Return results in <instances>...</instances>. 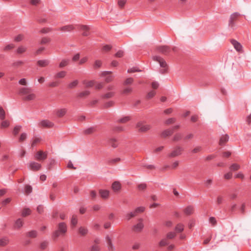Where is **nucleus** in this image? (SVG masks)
Listing matches in <instances>:
<instances>
[{
  "label": "nucleus",
  "instance_id": "nucleus-55",
  "mask_svg": "<svg viewBox=\"0 0 251 251\" xmlns=\"http://www.w3.org/2000/svg\"><path fill=\"white\" fill-rule=\"evenodd\" d=\"M22 128V126H16L13 130V134L16 136L17 135L19 131H20L21 129Z\"/></svg>",
  "mask_w": 251,
  "mask_h": 251
},
{
  "label": "nucleus",
  "instance_id": "nucleus-16",
  "mask_svg": "<svg viewBox=\"0 0 251 251\" xmlns=\"http://www.w3.org/2000/svg\"><path fill=\"white\" fill-rule=\"evenodd\" d=\"M194 211V207L192 205H189L183 210L184 214L186 215H190L192 214Z\"/></svg>",
  "mask_w": 251,
  "mask_h": 251
},
{
  "label": "nucleus",
  "instance_id": "nucleus-15",
  "mask_svg": "<svg viewBox=\"0 0 251 251\" xmlns=\"http://www.w3.org/2000/svg\"><path fill=\"white\" fill-rule=\"evenodd\" d=\"M108 144L113 148H116L119 145L117 139L114 138H110L108 141Z\"/></svg>",
  "mask_w": 251,
  "mask_h": 251
},
{
  "label": "nucleus",
  "instance_id": "nucleus-19",
  "mask_svg": "<svg viewBox=\"0 0 251 251\" xmlns=\"http://www.w3.org/2000/svg\"><path fill=\"white\" fill-rule=\"evenodd\" d=\"M67 109L66 108L59 109L56 110V114L58 117H63L67 113Z\"/></svg>",
  "mask_w": 251,
  "mask_h": 251
},
{
  "label": "nucleus",
  "instance_id": "nucleus-26",
  "mask_svg": "<svg viewBox=\"0 0 251 251\" xmlns=\"http://www.w3.org/2000/svg\"><path fill=\"white\" fill-rule=\"evenodd\" d=\"M9 243V240L7 237H3L0 239V246L5 247Z\"/></svg>",
  "mask_w": 251,
  "mask_h": 251
},
{
  "label": "nucleus",
  "instance_id": "nucleus-4",
  "mask_svg": "<svg viewBox=\"0 0 251 251\" xmlns=\"http://www.w3.org/2000/svg\"><path fill=\"white\" fill-rule=\"evenodd\" d=\"M152 58L154 61H157L159 63L161 67L165 68L163 70V71L162 72V73H164L168 68V66L165 60L159 56H153Z\"/></svg>",
  "mask_w": 251,
  "mask_h": 251
},
{
  "label": "nucleus",
  "instance_id": "nucleus-43",
  "mask_svg": "<svg viewBox=\"0 0 251 251\" xmlns=\"http://www.w3.org/2000/svg\"><path fill=\"white\" fill-rule=\"evenodd\" d=\"M134 81V79L132 77H128L126 78L125 81L123 82V85L126 86L131 84Z\"/></svg>",
  "mask_w": 251,
  "mask_h": 251
},
{
  "label": "nucleus",
  "instance_id": "nucleus-21",
  "mask_svg": "<svg viewBox=\"0 0 251 251\" xmlns=\"http://www.w3.org/2000/svg\"><path fill=\"white\" fill-rule=\"evenodd\" d=\"M99 194L103 199H107L109 197V192L108 190L100 189L99 190Z\"/></svg>",
  "mask_w": 251,
  "mask_h": 251
},
{
  "label": "nucleus",
  "instance_id": "nucleus-60",
  "mask_svg": "<svg viewBox=\"0 0 251 251\" xmlns=\"http://www.w3.org/2000/svg\"><path fill=\"white\" fill-rule=\"evenodd\" d=\"M169 244L168 242V240H167V238H165V239H163L162 240H161L159 243V245L160 247H163V246H165L166 245H167L168 244Z\"/></svg>",
  "mask_w": 251,
  "mask_h": 251
},
{
  "label": "nucleus",
  "instance_id": "nucleus-36",
  "mask_svg": "<svg viewBox=\"0 0 251 251\" xmlns=\"http://www.w3.org/2000/svg\"><path fill=\"white\" fill-rule=\"evenodd\" d=\"M115 102L113 101L110 100L107 102H105L103 104V108H108L114 106Z\"/></svg>",
  "mask_w": 251,
  "mask_h": 251
},
{
  "label": "nucleus",
  "instance_id": "nucleus-33",
  "mask_svg": "<svg viewBox=\"0 0 251 251\" xmlns=\"http://www.w3.org/2000/svg\"><path fill=\"white\" fill-rule=\"evenodd\" d=\"M184 225L181 223L178 224L175 227V230L176 232H181L184 230Z\"/></svg>",
  "mask_w": 251,
  "mask_h": 251
},
{
  "label": "nucleus",
  "instance_id": "nucleus-64",
  "mask_svg": "<svg viewBox=\"0 0 251 251\" xmlns=\"http://www.w3.org/2000/svg\"><path fill=\"white\" fill-rule=\"evenodd\" d=\"M24 38V36L23 34H19L14 38V41L16 42L21 41Z\"/></svg>",
  "mask_w": 251,
  "mask_h": 251
},
{
  "label": "nucleus",
  "instance_id": "nucleus-58",
  "mask_svg": "<svg viewBox=\"0 0 251 251\" xmlns=\"http://www.w3.org/2000/svg\"><path fill=\"white\" fill-rule=\"evenodd\" d=\"M176 236V234L174 232H169L167 234V239H172L175 238Z\"/></svg>",
  "mask_w": 251,
  "mask_h": 251
},
{
  "label": "nucleus",
  "instance_id": "nucleus-45",
  "mask_svg": "<svg viewBox=\"0 0 251 251\" xmlns=\"http://www.w3.org/2000/svg\"><path fill=\"white\" fill-rule=\"evenodd\" d=\"M41 141V139L39 137H35L32 141L31 143V147H34L38 143H39Z\"/></svg>",
  "mask_w": 251,
  "mask_h": 251
},
{
  "label": "nucleus",
  "instance_id": "nucleus-49",
  "mask_svg": "<svg viewBox=\"0 0 251 251\" xmlns=\"http://www.w3.org/2000/svg\"><path fill=\"white\" fill-rule=\"evenodd\" d=\"M25 193L27 195H28L32 192V188L29 185H26L25 187Z\"/></svg>",
  "mask_w": 251,
  "mask_h": 251
},
{
  "label": "nucleus",
  "instance_id": "nucleus-39",
  "mask_svg": "<svg viewBox=\"0 0 251 251\" xmlns=\"http://www.w3.org/2000/svg\"><path fill=\"white\" fill-rule=\"evenodd\" d=\"M182 138V134L180 133H176L173 139V141L176 142L181 140Z\"/></svg>",
  "mask_w": 251,
  "mask_h": 251
},
{
  "label": "nucleus",
  "instance_id": "nucleus-53",
  "mask_svg": "<svg viewBox=\"0 0 251 251\" xmlns=\"http://www.w3.org/2000/svg\"><path fill=\"white\" fill-rule=\"evenodd\" d=\"M176 121V119L175 118H169L165 122V124L166 125H169L174 124Z\"/></svg>",
  "mask_w": 251,
  "mask_h": 251
},
{
  "label": "nucleus",
  "instance_id": "nucleus-57",
  "mask_svg": "<svg viewBox=\"0 0 251 251\" xmlns=\"http://www.w3.org/2000/svg\"><path fill=\"white\" fill-rule=\"evenodd\" d=\"M50 41V38L45 37L42 39L40 42V44L44 45L49 43Z\"/></svg>",
  "mask_w": 251,
  "mask_h": 251
},
{
  "label": "nucleus",
  "instance_id": "nucleus-52",
  "mask_svg": "<svg viewBox=\"0 0 251 251\" xmlns=\"http://www.w3.org/2000/svg\"><path fill=\"white\" fill-rule=\"evenodd\" d=\"M106 239L107 240V243L108 245V249L109 250H113V246L112 245V241H111L110 238L108 236H106Z\"/></svg>",
  "mask_w": 251,
  "mask_h": 251
},
{
  "label": "nucleus",
  "instance_id": "nucleus-62",
  "mask_svg": "<svg viewBox=\"0 0 251 251\" xmlns=\"http://www.w3.org/2000/svg\"><path fill=\"white\" fill-rule=\"evenodd\" d=\"M139 190H144L147 188V184L146 183H141L137 186Z\"/></svg>",
  "mask_w": 251,
  "mask_h": 251
},
{
  "label": "nucleus",
  "instance_id": "nucleus-28",
  "mask_svg": "<svg viewBox=\"0 0 251 251\" xmlns=\"http://www.w3.org/2000/svg\"><path fill=\"white\" fill-rule=\"evenodd\" d=\"M67 74V72L64 71H60L54 75V78H64Z\"/></svg>",
  "mask_w": 251,
  "mask_h": 251
},
{
  "label": "nucleus",
  "instance_id": "nucleus-41",
  "mask_svg": "<svg viewBox=\"0 0 251 251\" xmlns=\"http://www.w3.org/2000/svg\"><path fill=\"white\" fill-rule=\"evenodd\" d=\"M90 94V92L89 91L86 90V91H84L83 92L79 93L78 94L77 97H79V98H83V97L88 96Z\"/></svg>",
  "mask_w": 251,
  "mask_h": 251
},
{
  "label": "nucleus",
  "instance_id": "nucleus-13",
  "mask_svg": "<svg viewBox=\"0 0 251 251\" xmlns=\"http://www.w3.org/2000/svg\"><path fill=\"white\" fill-rule=\"evenodd\" d=\"M41 167L42 166L40 163L34 161L30 162L29 165L30 169L33 171H39L41 169Z\"/></svg>",
  "mask_w": 251,
  "mask_h": 251
},
{
  "label": "nucleus",
  "instance_id": "nucleus-46",
  "mask_svg": "<svg viewBox=\"0 0 251 251\" xmlns=\"http://www.w3.org/2000/svg\"><path fill=\"white\" fill-rule=\"evenodd\" d=\"M10 125L9 121L8 120L3 121L0 125V128H6L8 127Z\"/></svg>",
  "mask_w": 251,
  "mask_h": 251
},
{
  "label": "nucleus",
  "instance_id": "nucleus-35",
  "mask_svg": "<svg viewBox=\"0 0 251 251\" xmlns=\"http://www.w3.org/2000/svg\"><path fill=\"white\" fill-rule=\"evenodd\" d=\"M102 65V61L100 60H96L93 65L94 69H98L100 68Z\"/></svg>",
  "mask_w": 251,
  "mask_h": 251
},
{
  "label": "nucleus",
  "instance_id": "nucleus-29",
  "mask_svg": "<svg viewBox=\"0 0 251 251\" xmlns=\"http://www.w3.org/2000/svg\"><path fill=\"white\" fill-rule=\"evenodd\" d=\"M31 89L29 88L23 87L21 88L19 90V93L22 95H25L29 93Z\"/></svg>",
  "mask_w": 251,
  "mask_h": 251
},
{
  "label": "nucleus",
  "instance_id": "nucleus-54",
  "mask_svg": "<svg viewBox=\"0 0 251 251\" xmlns=\"http://www.w3.org/2000/svg\"><path fill=\"white\" fill-rule=\"evenodd\" d=\"M26 50V48L23 46H20L17 50V52L21 54L25 52Z\"/></svg>",
  "mask_w": 251,
  "mask_h": 251
},
{
  "label": "nucleus",
  "instance_id": "nucleus-34",
  "mask_svg": "<svg viewBox=\"0 0 251 251\" xmlns=\"http://www.w3.org/2000/svg\"><path fill=\"white\" fill-rule=\"evenodd\" d=\"M78 232L81 235L85 236L88 233V229L85 227L81 226L78 229Z\"/></svg>",
  "mask_w": 251,
  "mask_h": 251
},
{
  "label": "nucleus",
  "instance_id": "nucleus-9",
  "mask_svg": "<svg viewBox=\"0 0 251 251\" xmlns=\"http://www.w3.org/2000/svg\"><path fill=\"white\" fill-rule=\"evenodd\" d=\"M230 43L233 46L236 50L239 52H243L242 45L235 39H231Z\"/></svg>",
  "mask_w": 251,
  "mask_h": 251
},
{
  "label": "nucleus",
  "instance_id": "nucleus-40",
  "mask_svg": "<svg viewBox=\"0 0 251 251\" xmlns=\"http://www.w3.org/2000/svg\"><path fill=\"white\" fill-rule=\"evenodd\" d=\"M36 98V96L34 94H30L29 95H28L27 96L25 97L24 98V100H27V101H29V100H34Z\"/></svg>",
  "mask_w": 251,
  "mask_h": 251
},
{
  "label": "nucleus",
  "instance_id": "nucleus-18",
  "mask_svg": "<svg viewBox=\"0 0 251 251\" xmlns=\"http://www.w3.org/2000/svg\"><path fill=\"white\" fill-rule=\"evenodd\" d=\"M97 131L96 126H91L83 130V133L86 135L91 134Z\"/></svg>",
  "mask_w": 251,
  "mask_h": 251
},
{
  "label": "nucleus",
  "instance_id": "nucleus-11",
  "mask_svg": "<svg viewBox=\"0 0 251 251\" xmlns=\"http://www.w3.org/2000/svg\"><path fill=\"white\" fill-rule=\"evenodd\" d=\"M240 14L238 12H235L230 15L229 20V26L233 27L234 25V22L237 20Z\"/></svg>",
  "mask_w": 251,
  "mask_h": 251
},
{
  "label": "nucleus",
  "instance_id": "nucleus-22",
  "mask_svg": "<svg viewBox=\"0 0 251 251\" xmlns=\"http://www.w3.org/2000/svg\"><path fill=\"white\" fill-rule=\"evenodd\" d=\"M229 137L228 135L226 134L225 135L222 136L220 140L219 144L221 146L224 145L228 141Z\"/></svg>",
  "mask_w": 251,
  "mask_h": 251
},
{
  "label": "nucleus",
  "instance_id": "nucleus-63",
  "mask_svg": "<svg viewBox=\"0 0 251 251\" xmlns=\"http://www.w3.org/2000/svg\"><path fill=\"white\" fill-rule=\"evenodd\" d=\"M15 47V46L13 44H9L7 46H6L3 49V50L5 51H8L9 50H10L12 49H13Z\"/></svg>",
  "mask_w": 251,
  "mask_h": 251
},
{
  "label": "nucleus",
  "instance_id": "nucleus-30",
  "mask_svg": "<svg viewBox=\"0 0 251 251\" xmlns=\"http://www.w3.org/2000/svg\"><path fill=\"white\" fill-rule=\"evenodd\" d=\"M82 83L85 85L86 87L89 88L94 86L95 81L94 80L87 81L84 80L82 81Z\"/></svg>",
  "mask_w": 251,
  "mask_h": 251
},
{
  "label": "nucleus",
  "instance_id": "nucleus-5",
  "mask_svg": "<svg viewBox=\"0 0 251 251\" xmlns=\"http://www.w3.org/2000/svg\"><path fill=\"white\" fill-rule=\"evenodd\" d=\"M48 152L43 151H39L34 155L35 160L42 162L47 158Z\"/></svg>",
  "mask_w": 251,
  "mask_h": 251
},
{
  "label": "nucleus",
  "instance_id": "nucleus-12",
  "mask_svg": "<svg viewBox=\"0 0 251 251\" xmlns=\"http://www.w3.org/2000/svg\"><path fill=\"white\" fill-rule=\"evenodd\" d=\"M39 126L43 127L51 128L53 127L54 124L48 120H44L40 122Z\"/></svg>",
  "mask_w": 251,
  "mask_h": 251
},
{
  "label": "nucleus",
  "instance_id": "nucleus-61",
  "mask_svg": "<svg viewBox=\"0 0 251 251\" xmlns=\"http://www.w3.org/2000/svg\"><path fill=\"white\" fill-rule=\"evenodd\" d=\"M155 94L156 92L153 90H151L148 93L147 95V98L148 99H151L155 96Z\"/></svg>",
  "mask_w": 251,
  "mask_h": 251
},
{
  "label": "nucleus",
  "instance_id": "nucleus-27",
  "mask_svg": "<svg viewBox=\"0 0 251 251\" xmlns=\"http://www.w3.org/2000/svg\"><path fill=\"white\" fill-rule=\"evenodd\" d=\"M70 60L68 59H64L61 60V62L59 64V67L60 68H64L69 64Z\"/></svg>",
  "mask_w": 251,
  "mask_h": 251
},
{
  "label": "nucleus",
  "instance_id": "nucleus-37",
  "mask_svg": "<svg viewBox=\"0 0 251 251\" xmlns=\"http://www.w3.org/2000/svg\"><path fill=\"white\" fill-rule=\"evenodd\" d=\"M31 210L29 208H24L22 212V216L23 217H26L31 214Z\"/></svg>",
  "mask_w": 251,
  "mask_h": 251
},
{
  "label": "nucleus",
  "instance_id": "nucleus-48",
  "mask_svg": "<svg viewBox=\"0 0 251 251\" xmlns=\"http://www.w3.org/2000/svg\"><path fill=\"white\" fill-rule=\"evenodd\" d=\"M24 64V62L22 60L16 61L12 63V66L15 67H19Z\"/></svg>",
  "mask_w": 251,
  "mask_h": 251
},
{
  "label": "nucleus",
  "instance_id": "nucleus-3",
  "mask_svg": "<svg viewBox=\"0 0 251 251\" xmlns=\"http://www.w3.org/2000/svg\"><path fill=\"white\" fill-rule=\"evenodd\" d=\"M136 127L139 132H146L151 128V126L150 125L145 124L143 121H140L137 123Z\"/></svg>",
  "mask_w": 251,
  "mask_h": 251
},
{
  "label": "nucleus",
  "instance_id": "nucleus-6",
  "mask_svg": "<svg viewBox=\"0 0 251 251\" xmlns=\"http://www.w3.org/2000/svg\"><path fill=\"white\" fill-rule=\"evenodd\" d=\"M171 47L169 46H158L156 47V50L164 55H168L171 52Z\"/></svg>",
  "mask_w": 251,
  "mask_h": 251
},
{
  "label": "nucleus",
  "instance_id": "nucleus-1",
  "mask_svg": "<svg viewBox=\"0 0 251 251\" xmlns=\"http://www.w3.org/2000/svg\"><path fill=\"white\" fill-rule=\"evenodd\" d=\"M67 231V226L64 222L59 223L57 226L56 229L52 233V238L55 240L58 237H63Z\"/></svg>",
  "mask_w": 251,
  "mask_h": 251
},
{
  "label": "nucleus",
  "instance_id": "nucleus-7",
  "mask_svg": "<svg viewBox=\"0 0 251 251\" xmlns=\"http://www.w3.org/2000/svg\"><path fill=\"white\" fill-rule=\"evenodd\" d=\"M179 128V126H175L170 128L163 131L161 134V136L163 138H166L171 136L175 130H177Z\"/></svg>",
  "mask_w": 251,
  "mask_h": 251
},
{
  "label": "nucleus",
  "instance_id": "nucleus-24",
  "mask_svg": "<svg viewBox=\"0 0 251 251\" xmlns=\"http://www.w3.org/2000/svg\"><path fill=\"white\" fill-rule=\"evenodd\" d=\"M115 92H109L101 95V98L103 99H108L113 98L115 96Z\"/></svg>",
  "mask_w": 251,
  "mask_h": 251
},
{
  "label": "nucleus",
  "instance_id": "nucleus-51",
  "mask_svg": "<svg viewBox=\"0 0 251 251\" xmlns=\"http://www.w3.org/2000/svg\"><path fill=\"white\" fill-rule=\"evenodd\" d=\"M78 83V81L77 80H74V81L72 82L68 85V88L70 89L74 88L75 87Z\"/></svg>",
  "mask_w": 251,
  "mask_h": 251
},
{
  "label": "nucleus",
  "instance_id": "nucleus-17",
  "mask_svg": "<svg viewBox=\"0 0 251 251\" xmlns=\"http://www.w3.org/2000/svg\"><path fill=\"white\" fill-rule=\"evenodd\" d=\"M23 220L21 218H19L15 222L14 227L15 229H20L23 226Z\"/></svg>",
  "mask_w": 251,
  "mask_h": 251
},
{
  "label": "nucleus",
  "instance_id": "nucleus-38",
  "mask_svg": "<svg viewBox=\"0 0 251 251\" xmlns=\"http://www.w3.org/2000/svg\"><path fill=\"white\" fill-rule=\"evenodd\" d=\"M131 119L130 117L129 116H126L124 117L117 121L118 123H126L129 121H130Z\"/></svg>",
  "mask_w": 251,
  "mask_h": 251
},
{
  "label": "nucleus",
  "instance_id": "nucleus-31",
  "mask_svg": "<svg viewBox=\"0 0 251 251\" xmlns=\"http://www.w3.org/2000/svg\"><path fill=\"white\" fill-rule=\"evenodd\" d=\"M26 235L28 237L34 238L37 237V232L36 230H33L27 232Z\"/></svg>",
  "mask_w": 251,
  "mask_h": 251
},
{
  "label": "nucleus",
  "instance_id": "nucleus-32",
  "mask_svg": "<svg viewBox=\"0 0 251 251\" xmlns=\"http://www.w3.org/2000/svg\"><path fill=\"white\" fill-rule=\"evenodd\" d=\"M132 88L130 87H127L124 88L121 92V93L123 95H128L132 93Z\"/></svg>",
  "mask_w": 251,
  "mask_h": 251
},
{
  "label": "nucleus",
  "instance_id": "nucleus-47",
  "mask_svg": "<svg viewBox=\"0 0 251 251\" xmlns=\"http://www.w3.org/2000/svg\"><path fill=\"white\" fill-rule=\"evenodd\" d=\"M77 223V219L76 215H73L71 219V225L74 227L75 226Z\"/></svg>",
  "mask_w": 251,
  "mask_h": 251
},
{
  "label": "nucleus",
  "instance_id": "nucleus-44",
  "mask_svg": "<svg viewBox=\"0 0 251 251\" xmlns=\"http://www.w3.org/2000/svg\"><path fill=\"white\" fill-rule=\"evenodd\" d=\"M240 168V166L239 164L236 163L232 164L229 167V169L231 171H237Z\"/></svg>",
  "mask_w": 251,
  "mask_h": 251
},
{
  "label": "nucleus",
  "instance_id": "nucleus-25",
  "mask_svg": "<svg viewBox=\"0 0 251 251\" xmlns=\"http://www.w3.org/2000/svg\"><path fill=\"white\" fill-rule=\"evenodd\" d=\"M112 188L114 191H118L121 189V185L119 182L115 181L112 185Z\"/></svg>",
  "mask_w": 251,
  "mask_h": 251
},
{
  "label": "nucleus",
  "instance_id": "nucleus-14",
  "mask_svg": "<svg viewBox=\"0 0 251 251\" xmlns=\"http://www.w3.org/2000/svg\"><path fill=\"white\" fill-rule=\"evenodd\" d=\"M79 29L83 30L84 32L82 33L83 36H87L89 35L90 27L89 26L86 25H79Z\"/></svg>",
  "mask_w": 251,
  "mask_h": 251
},
{
  "label": "nucleus",
  "instance_id": "nucleus-59",
  "mask_svg": "<svg viewBox=\"0 0 251 251\" xmlns=\"http://www.w3.org/2000/svg\"><path fill=\"white\" fill-rule=\"evenodd\" d=\"M26 137H27V134L26 133H22L21 135H20V137L19 139V142H23V141H24L26 139Z\"/></svg>",
  "mask_w": 251,
  "mask_h": 251
},
{
  "label": "nucleus",
  "instance_id": "nucleus-56",
  "mask_svg": "<svg viewBox=\"0 0 251 251\" xmlns=\"http://www.w3.org/2000/svg\"><path fill=\"white\" fill-rule=\"evenodd\" d=\"M126 2V0H118V4L119 7L121 9L123 8Z\"/></svg>",
  "mask_w": 251,
  "mask_h": 251
},
{
  "label": "nucleus",
  "instance_id": "nucleus-8",
  "mask_svg": "<svg viewBox=\"0 0 251 251\" xmlns=\"http://www.w3.org/2000/svg\"><path fill=\"white\" fill-rule=\"evenodd\" d=\"M111 74L112 72L111 71H103L101 72L100 76L101 77H105V82L106 83H109L112 82L114 79V76L111 75Z\"/></svg>",
  "mask_w": 251,
  "mask_h": 251
},
{
  "label": "nucleus",
  "instance_id": "nucleus-42",
  "mask_svg": "<svg viewBox=\"0 0 251 251\" xmlns=\"http://www.w3.org/2000/svg\"><path fill=\"white\" fill-rule=\"evenodd\" d=\"M121 159L119 157L114 158V159H111L108 160L107 163L109 165H114L116 164L117 162H118L120 161Z\"/></svg>",
  "mask_w": 251,
  "mask_h": 251
},
{
  "label": "nucleus",
  "instance_id": "nucleus-50",
  "mask_svg": "<svg viewBox=\"0 0 251 251\" xmlns=\"http://www.w3.org/2000/svg\"><path fill=\"white\" fill-rule=\"evenodd\" d=\"M5 118V112L3 108L0 106V119L3 120Z\"/></svg>",
  "mask_w": 251,
  "mask_h": 251
},
{
  "label": "nucleus",
  "instance_id": "nucleus-2",
  "mask_svg": "<svg viewBox=\"0 0 251 251\" xmlns=\"http://www.w3.org/2000/svg\"><path fill=\"white\" fill-rule=\"evenodd\" d=\"M184 151V149L179 146H176L174 148L171 152L168 154L169 158H174L182 154Z\"/></svg>",
  "mask_w": 251,
  "mask_h": 251
},
{
  "label": "nucleus",
  "instance_id": "nucleus-10",
  "mask_svg": "<svg viewBox=\"0 0 251 251\" xmlns=\"http://www.w3.org/2000/svg\"><path fill=\"white\" fill-rule=\"evenodd\" d=\"M139 222L136 225L132 226V230L136 232H141L144 228V224H143V219H139Z\"/></svg>",
  "mask_w": 251,
  "mask_h": 251
},
{
  "label": "nucleus",
  "instance_id": "nucleus-23",
  "mask_svg": "<svg viewBox=\"0 0 251 251\" xmlns=\"http://www.w3.org/2000/svg\"><path fill=\"white\" fill-rule=\"evenodd\" d=\"M37 65L40 67H44L47 66L49 63L50 61L48 60H40L37 61Z\"/></svg>",
  "mask_w": 251,
  "mask_h": 251
},
{
  "label": "nucleus",
  "instance_id": "nucleus-20",
  "mask_svg": "<svg viewBox=\"0 0 251 251\" xmlns=\"http://www.w3.org/2000/svg\"><path fill=\"white\" fill-rule=\"evenodd\" d=\"M74 29L73 25H69L60 27L59 30L62 31H71Z\"/></svg>",
  "mask_w": 251,
  "mask_h": 251
}]
</instances>
